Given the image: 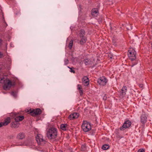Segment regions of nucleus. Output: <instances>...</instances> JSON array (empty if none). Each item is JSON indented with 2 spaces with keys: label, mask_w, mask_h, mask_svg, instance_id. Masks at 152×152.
Masks as SVG:
<instances>
[{
  "label": "nucleus",
  "mask_w": 152,
  "mask_h": 152,
  "mask_svg": "<svg viewBox=\"0 0 152 152\" xmlns=\"http://www.w3.org/2000/svg\"><path fill=\"white\" fill-rule=\"evenodd\" d=\"M47 134V137L49 139H54L57 135V129L55 128H51L48 130Z\"/></svg>",
  "instance_id": "f257e3e1"
},
{
  "label": "nucleus",
  "mask_w": 152,
  "mask_h": 152,
  "mask_svg": "<svg viewBox=\"0 0 152 152\" xmlns=\"http://www.w3.org/2000/svg\"><path fill=\"white\" fill-rule=\"evenodd\" d=\"M82 128L84 131L88 132L91 129V125L87 121H84L82 125Z\"/></svg>",
  "instance_id": "f03ea898"
},
{
  "label": "nucleus",
  "mask_w": 152,
  "mask_h": 152,
  "mask_svg": "<svg viewBox=\"0 0 152 152\" xmlns=\"http://www.w3.org/2000/svg\"><path fill=\"white\" fill-rule=\"evenodd\" d=\"M128 57L132 61H133L136 58V52L133 49H130L128 51Z\"/></svg>",
  "instance_id": "7ed1b4c3"
},
{
  "label": "nucleus",
  "mask_w": 152,
  "mask_h": 152,
  "mask_svg": "<svg viewBox=\"0 0 152 152\" xmlns=\"http://www.w3.org/2000/svg\"><path fill=\"white\" fill-rule=\"evenodd\" d=\"M15 83H12L10 80H7L4 83L3 86L4 89L5 90H9L12 86L14 85Z\"/></svg>",
  "instance_id": "20e7f679"
},
{
  "label": "nucleus",
  "mask_w": 152,
  "mask_h": 152,
  "mask_svg": "<svg viewBox=\"0 0 152 152\" xmlns=\"http://www.w3.org/2000/svg\"><path fill=\"white\" fill-rule=\"evenodd\" d=\"M36 139L38 144L43 145L45 143V141L43 139L42 137L40 134H38L36 136Z\"/></svg>",
  "instance_id": "39448f33"
},
{
  "label": "nucleus",
  "mask_w": 152,
  "mask_h": 152,
  "mask_svg": "<svg viewBox=\"0 0 152 152\" xmlns=\"http://www.w3.org/2000/svg\"><path fill=\"white\" fill-rule=\"evenodd\" d=\"M30 110H31L30 114L32 116L39 115L41 113V110L37 108L35 110L30 109Z\"/></svg>",
  "instance_id": "423d86ee"
},
{
  "label": "nucleus",
  "mask_w": 152,
  "mask_h": 152,
  "mask_svg": "<svg viewBox=\"0 0 152 152\" xmlns=\"http://www.w3.org/2000/svg\"><path fill=\"white\" fill-rule=\"evenodd\" d=\"M131 123L129 120L126 121L123 124V126L120 128V130L122 131L130 126Z\"/></svg>",
  "instance_id": "0eeeda50"
},
{
  "label": "nucleus",
  "mask_w": 152,
  "mask_h": 152,
  "mask_svg": "<svg viewBox=\"0 0 152 152\" xmlns=\"http://www.w3.org/2000/svg\"><path fill=\"white\" fill-rule=\"evenodd\" d=\"M107 79L104 77H100L97 80L98 83L100 85L104 86L107 83Z\"/></svg>",
  "instance_id": "6e6552de"
},
{
  "label": "nucleus",
  "mask_w": 152,
  "mask_h": 152,
  "mask_svg": "<svg viewBox=\"0 0 152 152\" xmlns=\"http://www.w3.org/2000/svg\"><path fill=\"white\" fill-rule=\"evenodd\" d=\"M140 121L142 124H144L146 122L147 117L144 113H143L141 116Z\"/></svg>",
  "instance_id": "1a4fd4ad"
},
{
  "label": "nucleus",
  "mask_w": 152,
  "mask_h": 152,
  "mask_svg": "<svg viewBox=\"0 0 152 152\" xmlns=\"http://www.w3.org/2000/svg\"><path fill=\"white\" fill-rule=\"evenodd\" d=\"M89 80L88 78L86 77H84L82 78V83L85 86H87L89 84Z\"/></svg>",
  "instance_id": "9d476101"
},
{
  "label": "nucleus",
  "mask_w": 152,
  "mask_h": 152,
  "mask_svg": "<svg viewBox=\"0 0 152 152\" xmlns=\"http://www.w3.org/2000/svg\"><path fill=\"white\" fill-rule=\"evenodd\" d=\"M91 14L94 16H97L99 14L98 9L96 8L93 9L91 11Z\"/></svg>",
  "instance_id": "9b49d317"
},
{
  "label": "nucleus",
  "mask_w": 152,
  "mask_h": 152,
  "mask_svg": "<svg viewBox=\"0 0 152 152\" xmlns=\"http://www.w3.org/2000/svg\"><path fill=\"white\" fill-rule=\"evenodd\" d=\"M79 115V114L77 113H74L69 115L68 118L70 120L77 118L78 117Z\"/></svg>",
  "instance_id": "f8f14e48"
},
{
  "label": "nucleus",
  "mask_w": 152,
  "mask_h": 152,
  "mask_svg": "<svg viewBox=\"0 0 152 152\" xmlns=\"http://www.w3.org/2000/svg\"><path fill=\"white\" fill-rule=\"evenodd\" d=\"M126 86H124L121 89V92L120 94L121 96L123 97L126 94Z\"/></svg>",
  "instance_id": "ddd939ff"
},
{
  "label": "nucleus",
  "mask_w": 152,
  "mask_h": 152,
  "mask_svg": "<svg viewBox=\"0 0 152 152\" xmlns=\"http://www.w3.org/2000/svg\"><path fill=\"white\" fill-rule=\"evenodd\" d=\"M24 118V117L23 116H19L16 117L15 118V120L16 121L18 122L22 121Z\"/></svg>",
  "instance_id": "4468645a"
},
{
  "label": "nucleus",
  "mask_w": 152,
  "mask_h": 152,
  "mask_svg": "<svg viewBox=\"0 0 152 152\" xmlns=\"http://www.w3.org/2000/svg\"><path fill=\"white\" fill-rule=\"evenodd\" d=\"M10 122V118L8 117L3 122L4 124V126H5L8 125Z\"/></svg>",
  "instance_id": "2eb2a0df"
},
{
  "label": "nucleus",
  "mask_w": 152,
  "mask_h": 152,
  "mask_svg": "<svg viewBox=\"0 0 152 152\" xmlns=\"http://www.w3.org/2000/svg\"><path fill=\"white\" fill-rule=\"evenodd\" d=\"M25 135L24 133H19L17 135V137L18 139H22L25 138Z\"/></svg>",
  "instance_id": "dca6fc26"
},
{
  "label": "nucleus",
  "mask_w": 152,
  "mask_h": 152,
  "mask_svg": "<svg viewBox=\"0 0 152 152\" xmlns=\"http://www.w3.org/2000/svg\"><path fill=\"white\" fill-rule=\"evenodd\" d=\"M77 87V89L79 90V92L80 95H82L83 94V92L81 85L79 84L78 85Z\"/></svg>",
  "instance_id": "f3484780"
},
{
  "label": "nucleus",
  "mask_w": 152,
  "mask_h": 152,
  "mask_svg": "<svg viewBox=\"0 0 152 152\" xmlns=\"http://www.w3.org/2000/svg\"><path fill=\"white\" fill-rule=\"evenodd\" d=\"M84 62L86 65H91L92 64V62L88 59L84 60Z\"/></svg>",
  "instance_id": "a211bd4d"
},
{
  "label": "nucleus",
  "mask_w": 152,
  "mask_h": 152,
  "mask_svg": "<svg viewBox=\"0 0 152 152\" xmlns=\"http://www.w3.org/2000/svg\"><path fill=\"white\" fill-rule=\"evenodd\" d=\"M67 127V125L66 124H62L61 125V128L64 130H66Z\"/></svg>",
  "instance_id": "6ab92c4d"
},
{
  "label": "nucleus",
  "mask_w": 152,
  "mask_h": 152,
  "mask_svg": "<svg viewBox=\"0 0 152 152\" xmlns=\"http://www.w3.org/2000/svg\"><path fill=\"white\" fill-rule=\"evenodd\" d=\"M86 40V38L85 37H83V38H82L80 41V43L81 45H83L84 44Z\"/></svg>",
  "instance_id": "aec40b11"
},
{
  "label": "nucleus",
  "mask_w": 152,
  "mask_h": 152,
  "mask_svg": "<svg viewBox=\"0 0 152 152\" xmlns=\"http://www.w3.org/2000/svg\"><path fill=\"white\" fill-rule=\"evenodd\" d=\"M80 38H83L85 37L84 35H85V31L84 30H82L80 31Z\"/></svg>",
  "instance_id": "412c9836"
},
{
  "label": "nucleus",
  "mask_w": 152,
  "mask_h": 152,
  "mask_svg": "<svg viewBox=\"0 0 152 152\" xmlns=\"http://www.w3.org/2000/svg\"><path fill=\"white\" fill-rule=\"evenodd\" d=\"M109 147V146L108 145L105 144L102 146V148L103 150H106L108 149Z\"/></svg>",
  "instance_id": "4be33fe9"
},
{
  "label": "nucleus",
  "mask_w": 152,
  "mask_h": 152,
  "mask_svg": "<svg viewBox=\"0 0 152 152\" xmlns=\"http://www.w3.org/2000/svg\"><path fill=\"white\" fill-rule=\"evenodd\" d=\"M73 44V41L72 40H71L69 42V44L68 45V47L70 49H71L72 47Z\"/></svg>",
  "instance_id": "5701e85b"
},
{
  "label": "nucleus",
  "mask_w": 152,
  "mask_h": 152,
  "mask_svg": "<svg viewBox=\"0 0 152 152\" xmlns=\"http://www.w3.org/2000/svg\"><path fill=\"white\" fill-rule=\"evenodd\" d=\"M11 125L12 127L14 128H18L19 126V125H18V124H16L14 123H12Z\"/></svg>",
  "instance_id": "b1692460"
},
{
  "label": "nucleus",
  "mask_w": 152,
  "mask_h": 152,
  "mask_svg": "<svg viewBox=\"0 0 152 152\" xmlns=\"http://www.w3.org/2000/svg\"><path fill=\"white\" fill-rule=\"evenodd\" d=\"M127 29L128 30H130L132 29V28L130 25H129L128 24L126 26Z\"/></svg>",
  "instance_id": "393cba45"
},
{
  "label": "nucleus",
  "mask_w": 152,
  "mask_h": 152,
  "mask_svg": "<svg viewBox=\"0 0 152 152\" xmlns=\"http://www.w3.org/2000/svg\"><path fill=\"white\" fill-rule=\"evenodd\" d=\"M86 149V146L84 145H83L81 146V150L83 151L85 150Z\"/></svg>",
  "instance_id": "a878e982"
},
{
  "label": "nucleus",
  "mask_w": 152,
  "mask_h": 152,
  "mask_svg": "<svg viewBox=\"0 0 152 152\" xmlns=\"http://www.w3.org/2000/svg\"><path fill=\"white\" fill-rule=\"evenodd\" d=\"M67 67H68V68H69V69H70V72H72L74 73H75V71L73 69L74 68H72V67L71 68L69 66H68Z\"/></svg>",
  "instance_id": "bb28decb"
},
{
  "label": "nucleus",
  "mask_w": 152,
  "mask_h": 152,
  "mask_svg": "<svg viewBox=\"0 0 152 152\" xmlns=\"http://www.w3.org/2000/svg\"><path fill=\"white\" fill-rule=\"evenodd\" d=\"M64 64L65 65H67L69 63V60L67 59H65L64 60Z\"/></svg>",
  "instance_id": "cd10ccee"
},
{
  "label": "nucleus",
  "mask_w": 152,
  "mask_h": 152,
  "mask_svg": "<svg viewBox=\"0 0 152 152\" xmlns=\"http://www.w3.org/2000/svg\"><path fill=\"white\" fill-rule=\"evenodd\" d=\"M11 94L12 96H14L15 97H16L17 95V94L16 93H15L14 92H12L11 93Z\"/></svg>",
  "instance_id": "c85d7f7f"
},
{
  "label": "nucleus",
  "mask_w": 152,
  "mask_h": 152,
  "mask_svg": "<svg viewBox=\"0 0 152 152\" xmlns=\"http://www.w3.org/2000/svg\"><path fill=\"white\" fill-rule=\"evenodd\" d=\"M137 152H144V150L142 149H141L139 150Z\"/></svg>",
  "instance_id": "c756f323"
},
{
  "label": "nucleus",
  "mask_w": 152,
  "mask_h": 152,
  "mask_svg": "<svg viewBox=\"0 0 152 152\" xmlns=\"http://www.w3.org/2000/svg\"><path fill=\"white\" fill-rule=\"evenodd\" d=\"M30 109H27L25 110V111L26 112L28 113H30V112L31 110H30Z\"/></svg>",
  "instance_id": "7c9ffc66"
},
{
  "label": "nucleus",
  "mask_w": 152,
  "mask_h": 152,
  "mask_svg": "<svg viewBox=\"0 0 152 152\" xmlns=\"http://www.w3.org/2000/svg\"><path fill=\"white\" fill-rule=\"evenodd\" d=\"M3 126H4L3 122L0 123V127H2Z\"/></svg>",
  "instance_id": "2f4dec72"
},
{
  "label": "nucleus",
  "mask_w": 152,
  "mask_h": 152,
  "mask_svg": "<svg viewBox=\"0 0 152 152\" xmlns=\"http://www.w3.org/2000/svg\"><path fill=\"white\" fill-rule=\"evenodd\" d=\"M113 44L114 45H116V44L115 43V42L113 39Z\"/></svg>",
  "instance_id": "473e14b6"
},
{
  "label": "nucleus",
  "mask_w": 152,
  "mask_h": 152,
  "mask_svg": "<svg viewBox=\"0 0 152 152\" xmlns=\"http://www.w3.org/2000/svg\"><path fill=\"white\" fill-rule=\"evenodd\" d=\"M107 97L105 96H104L103 97V99L104 100H105L107 99Z\"/></svg>",
  "instance_id": "72a5a7b5"
},
{
  "label": "nucleus",
  "mask_w": 152,
  "mask_h": 152,
  "mask_svg": "<svg viewBox=\"0 0 152 152\" xmlns=\"http://www.w3.org/2000/svg\"><path fill=\"white\" fill-rule=\"evenodd\" d=\"M142 86H143V85L142 84H140L139 85V86L140 88L142 87Z\"/></svg>",
  "instance_id": "f704fd0d"
},
{
  "label": "nucleus",
  "mask_w": 152,
  "mask_h": 152,
  "mask_svg": "<svg viewBox=\"0 0 152 152\" xmlns=\"http://www.w3.org/2000/svg\"><path fill=\"white\" fill-rule=\"evenodd\" d=\"M2 40L1 39H0V46L1 45Z\"/></svg>",
  "instance_id": "c9c22d12"
},
{
  "label": "nucleus",
  "mask_w": 152,
  "mask_h": 152,
  "mask_svg": "<svg viewBox=\"0 0 152 152\" xmlns=\"http://www.w3.org/2000/svg\"><path fill=\"white\" fill-rule=\"evenodd\" d=\"M134 65H131V66L133 67L134 66Z\"/></svg>",
  "instance_id": "e433bc0d"
}]
</instances>
